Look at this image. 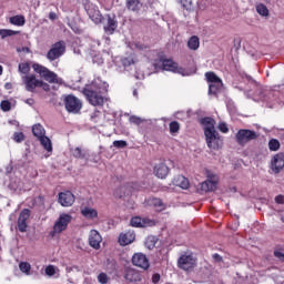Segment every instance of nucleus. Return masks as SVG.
I'll return each mask as SVG.
<instances>
[{"mask_svg":"<svg viewBox=\"0 0 284 284\" xmlns=\"http://www.w3.org/2000/svg\"><path fill=\"white\" fill-rule=\"evenodd\" d=\"M108 88H110V84L100 79H94L83 89V94L91 105L94 108L101 106L105 103L104 94H108Z\"/></svg>","mask_w":284,"mask_h":284,"instance_id":"f257e3e1","label":"nucleus"},{"mask_svg":"<svg viewBox=\"0 0 284 284\" xmlns=\"http://www.w3.org/2000/svg\"><path fill=\"white\" fill-rule=\"evenodd\" d=\"M72 223V215L68 213L60 214L59 219L55 221L52 231L50 232V236L54 237L57 234H61V232H65L68 230V225Z\"/></svg>","mask_w":284,"mask_h":284,"instance_id":"f03ea898","label":"nucleus"},{"mask_svg":"<svg viewBox=\"0 0 284 284\" xmlns=\"http://www.w3.org/2000/svg\"><path fill=\"white\" fill-rule=\"evenodd\" d=\"M32 69L34 70V72H37V74L44 79V81H48V83H59V75H57L54 71H50V69H48L47 67L34 63L32 65Z\"/></svg>","mask_w":284,"mask_h":284,"instance_id":"7ed1b4c3","label":"nucleus"},{"mask_svg":"<svg viewBox=\"0 0 284 284\" xmlns=\"http://www.w3.org/2000/svg\"><path fill=\"white\" fill-rule=\"evenodd\" d=\"M65 54V41L60 40L53 43L50 50L47 52L48 61H57V59H61Z\"/></svg>","mask_w":284,"mask_h":284,"instance_id":"20e7f679","label":"nucleus"},{"mask_svg":"<svg viewBox=\"0 0 284 284\" xmlns=\"http://www.w3.org/2000/svg\"><path fill=\"white\" fill-rule=\"evenodd\" d=\"M235 139L239 145L243 146L246 143H250V141H256L258 139V134H256V131L250 129H241L235 134Z\"/></svg>","mask_w":284,"mask_h":284,"instance_id":"39448f33","label":"nucleus"},{"mask_svg":"<svg viewBox=\"0 0 284 284\" xmlns=\"http://www.w3.org/2000/svg\"><path fill=\"white\" fill-rule=\"evenodd\" d=\"M64 108L67 112H70L71 114H79L83 108V103H81L79 98L69 94L64 98Z\"/></svg>","mask_w":284,"mask_h":284,"instance_id":"423d86ee","label":"nucleus"},{"mask_svg":"<svg viewBox=\"0 0 284 284\" xmlns=\"http://www.w3.org/2000/svg\"><path fill=\"white\" fill-rule=\"evenodd\" d=\"M204 135H205L206 145L207 148H210V150H221L223 145V140L221 139V134H219L216 130L206 131Z\"/></svg>","mask_w":284,"mask_h":284,"instance_id":"0eeeda50","label":"nucleus"},{"mask_svg":"<svg viewBox=\"0 0 284 284\" xmlns=\"http://www.w3.org/2000/svg\"><path fill=\"white\" fill-rule=\"evenodd\" d=\"M196 265V257H194V255L192 254H183L179 257L178 260V267L180 270H183L184 272H190L192 270H194Z\"/></svg>","mask_w":284,"mask_h":284,"instance_id":"6e6552de","label":"nucleus"},{"mask_svg":"<svg viewBox=\"0 0 284 284\" xmlns=\"http://www.w3.org/2000/svg\"><path fill=\"white\" fill-rule=\"evenodd\" d=\"M216 185H219V175L207 171L206 181L201 183L202 192H214Z\"/></svg>","mask_w":284,"mask_h":284,"instance_id":"1a4fd4ad","label":"nucleus"},{"mask_svg":"<svg viewBox=\"0 0 284 284\" xmlns=\"http://www.w3.org/2000/svg\"><path fill=\"white\" fill-rule=\"evenodd\" d=\"M22 83H24L27 92H34L37 88L43 85V81L37 79V75L34 74L23 75Z\"/></svg>","mask_w":284,"mask_h":284,"instance_id":"9d476101","label":"nucleus"},{"mask_svg":"<svg viewBox=\"0 0 284 284\" xmlns=\"http://www.w3.org/2000/svg\"><path fill=\"white\" fill-rule=\"evenodd\" d=\"M271 170L274 174H281L284 170V153H276L271 160Z\"/></svg>","mask_w":284,"mask_h":284,"instance_id":"9b49d317","label":"nucleus"},{"mask_svg":"<svg viewBox=\"0 0 284 284\" xmlns=\"http://www.w3.org/2000/svg\"><path fill=\"white\" fill-rule=\"evenodd\" d=\"M132 264L135 267H140V270H150V260H148V255L143 253H134Z\"/></svg>","mask_w":284,"mask_h":284,"instance_id":"f8f14e48","label":"nucleus"},{"mask_svg":"<svg viewBox=\"0 0 284 284\" xmlns=\"http://www.w3.org/2000/svg\"><path fill=\"white\" fill-rule=\"evenodd\" d=\"M74 201L75 197L72 191H64L59 193L58 203H60L62 207H72V205H74Z\"/></svg>","mask_w":284,"mask_h":284,"instance_id":"ddd939ff","label":"nucleus"},{"mask_svg":"<svg viewBox=\"0 0 284 284\" xmlns=\"http://www.w3.org/2000/svg\"><path fill=\"white\" fill-rule=\"evenodd\" d=\"M30 214H32V212L30 211V209H23L18 217V230L19 232L26 233L28 232V221L30 219Z\"/></svg>","mask_w":284,"mask_h":284,"instance_id":"4468645a","label":"nucleus"},{"mask_svg":"<svg viewBox=\"0 0 284 284\" xmlns=\"http://www.w3.org/2000/svg\"><path fill=\"white\" fill-rule=\"evenodd\" d=\"M131 227H152L154 226V221L148 217L134 216L130 221Z\"/></svg>","mask_w":284,"mask_h":284,"instance_id":"2eb2a0df","label":"nucleus"},{"mask_svg":"<svg viewBox=\"0 0 284 284\" xmlns=\"http://www.w3.org/2000/svg\"><path fill=\"white\" fill-rule=\"evenodd\" d=\"M103 237H101V233L97 230H91L89 235V245L93 247V250H101V242Z\"/></svg>","mask_w":284,"mask_h":284,"instance_id":"dca6fc26","label":"nucleus"},{"mask_svg":"<svg viewBox=\"0 0 284 284\" xmlns=\"http://www.w3.org/2000/svg\"><path fill=\"white\" fill-rule=\"evenodd\" d=\"M136 239V234H134V231H126L124 233H121L119 235V244L125 247V245H130L131 243H134Z\"/></svg>","mask_w":284,"mask_h":284,"instance_id":"f3484780","label":"nucleus"},{"mask_svg":"<svg viewBox=\"0 0 284 284\" xmlns=\"http://www.w3.org/2000/svg\"><path fill=\"white\" fill-rule=\"evenodd\" d=\"M116 28H119V22L116 19L110 14H106V24L104 26L105 34H114Z\"/></svg>","mask_w":284,"mask_h":284,"instance_id":"a211bd4d","label":"nucleus"},{"mask_svg":"<svg viewBox=\"0 0 284 284\" xmlns=\"http://www.w3.org/2000/svg\"><path fill=\"white\" fill-rule=\"evenodd\" d=\"M124 278L129 283H139L141 281V273L132 267H128L124 271Z\"/></svg>","mask_w":284,"mask_h":284,"instance_id":"6ab92c4d","label":"nucleus"},{"mask_svg":"<svg viewBox=\"0 0 284 284\" xmlns=\"http://www.w3.org/2000/svg\"><path fill=\"white\" fill-rule=\"evenodd\" d=\"M162 68L163 70H166L169 72H183V68L179 67V63L174 62L172 59H165L162 61Z\"/></svg>","mask_w":284,"mask_h":284,"instance_id":"aec40b11","label":"nucleus"},{"mask_svg":"<svg viewBox=\"0 0 284 284\" xmlns=\"http://www.w3.org/2000/svg\"><path fill=\"white\" fill-rule=\"evenodd\" d=\"M153 173L158 179H166L168 174H170V168L165 163H159L154 166Z\"/></svg>","mask_w":284,"mask_h":284,"instance_id":"412c9836","label":"nucleus"},{"mask_svg":"<svg viewBox=\"0 0 284 284\" xmlns=\"http://www.w3.org/2000/svg\"><path fill=\"white\" fill-rule=\"evenodd\" d=\"M201 125H203L204 134L209 132H214V125H216V121L213 118L205 116L200 120Z\"/></svg>","mask_w":284,"mask_h":284,"instance_id":"4be33fe9","label":"nucleus"},{"mask_svg":"<svg viewBox=\"0 0 284 284\" xmlns=\"http://www.w3.org/2000/svg\"><path fill=\"white\" fill-rule=\"evenodd\" d=\"M145 204L149 205V207H155V210H159V212H163V210H165L163 200L159 197H149L145 200Z\"/></svg>","mask_w":284,"mask_h":284,"instance_id":"5701e85b","label":"nucleus"},{"mask_svg":"<svg viewBox=\"0 0 284 284\" xmlns=\"http://www.w3.org/2000/svg\"><path fill=\"white\" fill-rule=\"evenodd\" d=\"M71 154L73 159H80L88 161L90 159V153L85 149H81V146L71 149Z\"/></svg>","mask_w":284,"mask_h":284,"instance_id":"b1692460","label":"nucleus"},{"mask_svg":"<svg viewBox=\"0 0 284 284\" xmlns=\"http://www.w3.org/2000/svg\"><path fill=\"white\" fill-rule=\"evenodd\" d=\"M81 214L84 219H89L90 221L99 217V212L95 209L88 206L81 210Z\"/></svg>","mask_w":284,"mask_h":284,"instance_id":"393cba45","label":"nucleus"},{"mask_svg":"<svg viewBox=\"0 0 284 284\" xmlns=\"http://www.w3.org/2000/svg\"><path fill=\"white\" fill-rule=\"evenodd\" d=\"M174 184L178 187H181L182 190H187V187H190V180H187V178H185L183 175H178L174 179Z\"/></svg>","mask_w":284,"mask_h":284,"instance_id":"a878e982","label":"nucleus"},{"mask_svg":"<svg viewBox=\"0 0 284 284\" xmlns=\"http://www.w3.org/2000/svg\"><path fill=\"white\" fill-rule=\"evenodd\" d=\"M32 134H33V136H36V139L40 140L43 136H45V129L43 128V125H41L39 123L34 124L32 126Z\"/></svg>","mask_w":284,"mask_h":284,"instance_id":"bb28decb","label":"nucleus"},{"mask_svg":"<svg viewBox=\"0 0 284 284\" xmlns=\"http://www.w3.org/2000/svg\"><path fill=\"white\" fill-rule=\"evenodd\" d=\"M9 23H11V26H18V27L26 26V17L13 16L9 19Z\"/></svg>","mask_w":284,"mask_h":284,"instance_id":"cd10ccee","label":"nucleus"},{"mask_svg":"<svg viewBox=\"0 0 284 284\" xmlns=\"http://www.w3.org/2000/svg\"><path fill=\"white\" fill-rule=\"evenodd\" d=\"M201 45V40L197 36H193L187 41V48L189 50H196Z\"/></svg>","mask_w":284,"mask_h":284,"instance_id":"c85d7f7f","label":"nucleus"},{"mask_svg":"<svg viewBox=\"0 0 284 284\" xmlns=\"http://www.w3.org/2000/svg\"><path fill=\"white\" fill-rule=\"evenodd\" d=\"M205 79H206L207 83H223L221 78H219V75H216V73H214L213 71L206 72Z\"/></svg>","mask_w":284,"mask_h":284,"instance_id":"c756f323","label":"nucleus"},{"mask_svg":"<svg viewBox=\"0 0 284 284\" xmlns=\"http://www.w3.org/2000/svg\"><path fill=\"white\" fill-rule=\"evenodd\" d=\"M38 141H40L42 148L47 150V152H52V141L48 136H42Z\"/></svg>","mask_w":284,"mask_h":284,"instance_id":"7c9ffc66","label":"nucleus"},{"mask_svg":"<svg viewBox=\"0 0 284 284\" xmlns=\"http://www.w3.org/2000/svg\"><path fill=\"white\" fill-rule=\"evenodd\" d=\"M169 130L172 136H174L175 134H179V132L181 131V123H179V121L170 122Z\"/></svg>","mask_w":284,"mask_h":284,"instance_id":"2f4dec72","label":"nucleus"},{"mask_svg":"<svg viewBox=\"0 0 284 284\" xmlns=\"http://www.w3.org/2000/svg\"><path fill=\"white\" fill-rule=\"evenodd\" d=\"M256 12L261 17H270V9H267V6H265L263 3H258L256 6Z\"/></svg>","mask_w":284,"mask_h":284,"instance_id":"473e14b6","label":"nucleus"},{"mask_svg":"<svg viewBox=\"0 0 284 284\" xmlns=\"http://www.w3.org/2000/svg\"><path fill=\"white\" fill-rule=\"evenodd\" d=\"M268 149L271 152H278L281 150V142L277 139H271L268 141Z\"/></svg>","mask_w":284,"mask_h":284,"instance_id":"72a5a7b5","label":"nucleus"},{"mask_svg":"<svg viewBox=\"0 0 284 284\" xmlns=\"http://www.w3.org/2000/svg\"><path fill=\"white\" fill-rule=\"evenodd\" d=\"M140 3L141 2L139 0H128L126 8L128 10H132V12H136V10H139Z\"/></svg>","mask_w":284,"mask_h":284,"instance_id":"f704fd0d","label":"nucleus"},{"mask_svg":"<svg viewBox=\"0 0 284 284\" xmlns=\"http://www.w3.org/2000/svg\"><path fill=\"white\" fill-rule=\"evenodd\" d=\"M14 34H19V31L10 30V29H1L0 37L1 39H7V37H14Z\"/></svg>","mask_w":284,"mask_h":284,"instance_id":"c9c22d12","label":"nucleus"},{"mask_svg":"<svg viewBox=\"0 0 284 284\" xmlns=\"http://www.w3.org/2000/svg\"><path fill=\"white\" fill-rule=\"evenodd\" d=\"M221 85H223V83H211L209 85V94L216 97V94H219V90H221Z\"/></svg>","mask_w":284,"mask_h":284,"instance_id":"e433bc0d","label":"nucleus"},{"mask_svg":"<svg viewBox=\"0 0 284 284\" xmlns=\"http://www.w3.org/2000/svg\"><path fill=\"white\" fill-rule=\"evenodd\" d=\"M18 70L20 74H26L28 77V73L30 72V63L28 62H22L19 64Z\"/></svg>","mask_w":284,"mask_h":284,"instance_id":"4c0bfd02","label":"nucleus"},{"mask_svg":"<svg viewBox=\"0 0 284 284\" xmlns=\"http://www.w3.org/2000/svg\"><path fill=\"white\" fill-rule=\"evenodd\" d=\"M0 110H2V112H10V110H12V102H10V100H2Z\"/></svg>","mask_w":284,"mask_h":284,"instance_id":"58836bf2","label":"nucleus"},{"mask_svg":"<svg viewBox=\"0 0 284 284\" xmlns=\"http://www.w3.org/2000/svg\"><path fill=\"white\" fill-rule=\"evenodd\" d=\"M145 247H148V250H154V247H156V240L154 236H149L145 240Z\"/></svg>","mask_w":284,"mask_h":284,"instance_id":"ea45409f","label":"nucleus"},{"mask_svg":"<svg viewBox=\"0 0 284 284\" xmlns=\"http://www.w3.org/2000/svg\"><path fill=\"white\" fill-rule=\"evenodd\" d=\"M20 271L23 272V274H30V271L32 270V266L28 262H21L19 264Z\"/></svg>","mask_w":284,"mask_h":284,"instance_id":"a19ab883","label":"nucleus"},{"mask_svg":"<svg viewBox=\"0 0 284 284\" xmlns=\"http://www.w3.org/2000/svg\"><path fill=\"white\" fill-rule=\"evenodd\" d=\"M90 18L94 23H103V16L101 14V11H95V13L90 16Z\"/></svg>","mask_w":284,"mask_h":284,"instance_id":"79ce46f5","label":"nucleus"},{"mask_svg":"<svg viewBox=\"0 0 284 284\" xmlns=\"http://www.w3.org/2000/svg\"><path fill=\"white\" fill-rule=\"evenodd\" d=\"M13 141H16V143H22V141H26V134H23V132H16L13 134Z\"/></svg>","mask_w":284,"mask_h":284,"instance_id":"37998d69","label":"nucleus"},{"mask_svg":"<svg viewBox=\"0 0 284 284\" xmlns=\"http://www.w3.org/2000/svg\"><path fill=\"white\" fill-rule=\"evenodd\" d=\"M113 146L118 149L128 148V142L125 140H115L113 141Z\"/></svg>","mask_w":284,"mask_h":284,"instance_id":"c03bdc74","label":"nucleus"},{"mask_svg":"<svg viewBox=\"0 0 284 284\" xmlns=\"http://www.w3.org/2000/svg\"><path fill=\"white\" fill-rule=\"evenodd\" d=\"M45 274L47 276H54L57 274V270L54 268V265H48L45 267Z\"/></svg>","mask_w":284,"mask_h":284,"instance_id":"a18cd8bd","label":"nucleus"},{"mask_svg":"<svg viewBox=\"0 0 284 284\" xmlns=\"http://www.w3.org/2000/svg\"><path fill=\"white\" fill-rule=\"evenodd\" d=\"M181 6L190 12L192 10V0H181Z\"/></svg>","mask_w":284,"mask_h":284,"instance_id":"49530a36","label":"nucleus"},{"mask_svg":"<svg viewBox=\"0 0 284 284\" xmlns=\"http://www.w3.org/2000/svg\"><path fill=\"white\" fill-rule=\"evenodd\" d=\"M217 129L220 130V132H222V134H227V132H230V128H227V124L225 122L220 123Z\"/></svg>","mask_w":284,"mask_h":284,"instance_id":"de8ad7c7","label":"nucleus"},{"mask_svg":"<svg viewBox=\"0 0 284 284\" xmlns=\"http://www.w3.org/2000/svg\"><path fill=\"white\" fill-rule=\"evenodd\" d=\"M109 281V277H108V274L105 273H100L98 275V282L101 283V284H106Z\"/></svg>","mask_w":284,"mask_h":284,"instance_id":"09e8293b","label":"nucleus"},{"mask_svg":"<svg viewBox=\"0 0 284 284\" xmlns=\"http://www.w3.org/2000/svg\"><path fill=\"white\" fill-rule=\"evenodd\" d=\"M275 258H278L282 263H284V253L281 251H274Z\"/></svg>","mask_w":284,"mask_h":284,"instance_id":"8fccbe9b","label":"nucleus"},{"mask_svg":"<svg viewBox=\"0 0 284 284\" xmlns=\"http://www.w3.org/2000/svg\"><path fill=\"white\" fill-rule=\"evenodd\" d=\"M212 258L215 263H223V256H221L219 253L213 254Z\"/></svg>","mask_w":284,"mask_h":284,"instance_id":"3c124183","label":"nucleus"},{"mask_svg":"<svg viewBox=\"0 0 284 284\" xmlns=\"http://www.w3.org/2000/svg\"><path fill=\"white\" fill-rule=\"evenodd\" d=\"M130 123H134L135 125H141V119L135 115H132L130 118Z\"/></svg>","mask_w":284,"mask_h":284,"instance_id":"603ef678","label":"nucleus"},{"mask_svg":"<svg viewBox=\"0 0 284 284\" xmlns=\"http://www.w3.org/2000/svg\"><path fill=\"white\" fill-rule=\"evenodd\" d=\"M275 203H277V205H283L284 204V195L280 194V195L275 196Z\"/></svg>","mask_w":284,"mask_h":284,"instance_id":"864d4df0","label":"nucleus"},{"mask_svg":"<svg viewBox=\"0 0 284 284\" xmlns=\"http://www.w3.org/2000/svg\"><path fill=\"white\" fill-rule=\"evenodd\" d=\"M159 281H161V274H159V273L153 274L152 283L156 284V283H159Z\"/></svg>","mask_w":284,"mask_h":284,"instance_id":"5fc2aeb1","label":"nucleus"},{"mask_svg":"<svg viewBox=\"0 0 284 284\" xmlns=\"http://www.w3.org/2000/svg\"><path fill=\"white\" fill-rule=\"evenodd\" d=\"M41 88H42L45 92L50 91V84H48V83H45V82H43V81H42Z\"/></svg>","mask_w":284,"mask_h":284,"instance_id":"6e6d98bb","label":"nucleus"},{"mask_svg":"<svg viewBox=\"0 0 284 284\" xmlns=\"http://www.w3.org/2000/svg\"><path fill=\"white\" fill-rule=\"evenodd\" d=\"M24 103H27V105H32L34 103V99L29 98L24 101Z\"/></svg>","mask_w":284,"mask_h":284,"instance_id":"4d7b16f0","label":"nucleus"},{"mask_svg":"<svg viewBox=\"0 0 284 284\" xmlns=\"http://www.w3.org/2000/svg\"><path fill=\"white\" fill-rule=\"evenodd\" d=\"M119 190H121V189H118V190L114 192V196H115L116 199H123V194H119Z\"/></svg>","mask_w":284,"mask_h":284,"instance_id":"13d9d810","label":"nucleus"},{"mask_svg":"<svg viewBox=\"0 0 284 284\" xmlns=\"http://www.w3.org/2000/svg\"><path fill=\"white\" fill-rule=\"evenodd\" d=\"M49 19H51L52 21H54V19H57V13L50 12V13H49Z\"/></svg>","mask_w":284,"mask_h":284,"instance_id":"bf43d9fd","label":"nucleus"},{"mask_svg":"<svg viewBox=\"0 0 284 284\" xmlns=\"http://www.w3.org/2000/svg\"><path fill=\"white\" fill-rule=\"evenodd\" d=\"M135 48H136L138 50H145V48H148V47H145V45H143V44H135Z\"/></svg>","mask_w":284,"mask_h":284,"instance_id":"052dcab7","label":"nucleus"},{"mask_svg":"<svg viewBox=\"0 0 284 284\" xmlns=\"http://www.w3.org/2000/svg\"><path fill=\"white\" fill-rule=\"evenodd\" d=\"M4 88H6V90H12V83L7 82V83L4 84Z\"/></svg>","mask_w":284,"mask_h":284,"instance_id":"680f3d73","label":"nucleus"},{"mask_svg":"<svg viewBox=\"0 0 284 284\" xmlns=\"http://www.w3.org/2000/svg\"><path fill=\"white\" fill-rule=\"evenodd\" d=\"M3 74V67L0 64V77Z\"/></svg>","mask_w":284,"mask_h":284,"instance_id":"e2e57ef3","label":"nucleus"},{"mask_svg":"<svg viewBox=\"0 0 284 284\" xmlns=\"http://www.w3.org/2000/svg\"><path fill=\"white\" fill-rule=\"evenodd\" d=\"M281 221L284 223V216L281 217Z\"/></svg>","mask_w":284,"mask_h":284,"instance_id":"0e129e2a","label":"nucleus"}]
</instances>
